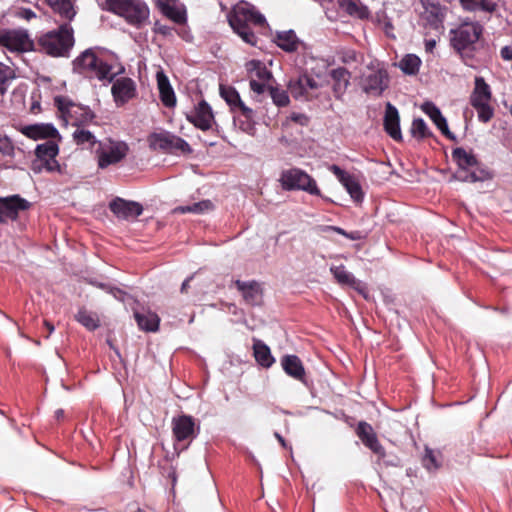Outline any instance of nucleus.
Returning a JSON list of instances; mask_svg holds the SVG:
<instances>
[{"label": "nucleus", "mask_w": 512, "mask_h": 512, "mask_svg": "<svg viewBox=\"0 0 512 512\" xmlns=\"http://www.w3.org/2000/svg\"><path fill=\"white\" fill-rule=\"evenodd\" d=\"M228 22L233 31L241 37V39L255 46L257 36L251 27H262L266 20L265 17L249 2L245 0L239 1L229 12Z\"/></svg>", "instance_id": "f257e3e1"}, {"label": "nucleus", "mask_w": 512, "mask_h": 512, "mask_svg": "<svg viewBox=\"0 0 512 512\" xmlns=\"http://www.w3.org/2000/svg\"><path fill=\"white\" fill-rule=\"evenodd\" d=\"M483 30L478 22H463L449 32L451 47L468 66H472Z\"/></svg>", "instance_id": "f03ea898"}, {"label": "nucleus", "mask_w": 512, "mask_h": 512, "mask_svg": "<svg viewBox=\"0 0 512 512\" xmlns=\"http://www.w3.org/2000/svg\"><path fill=\"white\" fill-rule=\"evenodd\" d=\"M34 43V51L54 58L69 57L75 43L74 30L69 23H63L56 29L38 36Z\"/></svg>", "instance_id": "7ed1b4c3"}, {"label": "nucleus", "mask_w": 512, "mask_h": 512, "mask_svg": "<svg viewBox=\"0 0 512 512\" xmlns=\"http://www.w3.org/2000/svg\"><path fill=\"white\" fill-rule=\"evenodd\" d=\"M99 48H88L81 52L72 62L74 73L80 74L85 78L97 79L99 81H114L112 66L105 62L98 55Z\"/></svg>", "instance_id": "20e7f679"}, {"label": "nucleus", "mask_w": 512, "mask_h": 512, "mask_svg": "<svg viewBox=\"0 0 512 512\" xmlns=\"http://www.w3.org/2000/svg\"><path fill=\"white\" fill-rule=\"evenodd\" d=\"M104 9L140 27L149 17V8L142 0H105Z\"/></svg>", "instance_id": "39448f33"}, {"label": "nucleus", "mask_w": 512, "mask_h": 512, "mask_svg": "<svg viewBox=\"0 0 512 512\" xmlns=\"http://www.w3.org/2000/svg\"><path fill=\"white\" fill-rule=\"evenodd\" d=\"M54 105L60 112L61 117L75 127L86 126L95 118L94 112L89 107L74 103L66 96L54 97Z\"/></svg>", "instance_id": "423d86ee"}, {"label": "nucleus", "mask_w": 512, "mask_h": 512, "mask_svg": "<svg viewBox=\"0 0 512 512\" xmlns=\"http://www.w3.org/2000/svg\"><path fill=\"white\" fill-rule=\"evenodd\" d=\"M452 159L460 169L457 178L461 181L477 182L492 178V174L485 169L468 172L470 167L478 165V160L472 152H467L462 147H457L452 150Z\"/></svg>", "instance_id": "0eeeda50"}, {"label": "nucleus", "mask_w": 512, "mask_h": 512, "mask_svg": "<svg viewBox=\"0 0 512 512\" xmlns=\"http://www.w3.org/2000/svg\"><path fill=\"white\" fill-rule=\"evenodd\" d=\"M280 183L284 190H302L311 195L320 196L321 191L316 181L305 171L299 168H290L282 171Z\"/></svg>", "instance_id": "6e6552de"}, {"label": "nucleus", "mask_w": 512, "mask_h": 512, "mask_svg": "<svg viewBox=\"0 0 512 512\" xmlns=\"http://www.w3.org/2000/svg\"><path fill=\"white\" fill-rule=\"evenodd\" d=\"M172 434L176 444H182L181 450L188 448L192 440L197 436L199 427L195 419L186 414L173 417L171 421Z\"/></svg>", "instance_id": "1a4fd4ad"}, {"label": "nucleus", "mask_w": 512, "mask_h": 512, "mask_svg": "<svg viewBox=\"0 0 512 512\" xmlns=\"http://www.w3.org/2000/svg\"><path fill=\"white\" fill-rule=\"evenodd\" d=\"M152 149H160L167 153L179 151L183 154L191 153L192 149L187 141L170 132L152 133L148 138Z\"/></svg>", "instance_id": "9d476101"}, {"label": "nucleus", "mask_w": 512, "mask_h": 512, "mask_svg": "<svg viewBox=\"0 0 512 512\" xmlns=\"http://www.w3.org/2000/svg\"><path fill=\"white\" fill-rule=\"evenodd\" d=\"M129 147L125 142L112 141L109 139V144L99 142V147L96 150L98 159V167L105 169L110 165H114L122 161L128 154Z\"/></svg>", "instance_id": "9b49d317"}, {"label": "nucleus", "mask_w": 512, "mask_h": 512, "mask_svg": "<svg viewBox=\"0 0 512 512\" xmlns=\"http://www.w3.org/2000/svg\"><path fill=\"white\" fill-rule=\"evenodd\" d=\"M0 46L12 52L34 51L35 43L24 30L0 29Z\"/></svg>", "instance_id": "f8f14e48"}, {"label": "nucleus", "mask_w": 512, "mask_h": 512, "mask_svg": "<svg viewBox=\"0 0 512 512\" xmlns=\"http://www.w3.org/2000/svg\"><path fill=\"white\" fill-rule=\"evenodd\" d=\"M288 88L295 99L312 100L317 97L319 84L313 77L303 74L297 79L290 80Z\"/></svg>", "instance_id": "ddd939ff"}, {"label": "nucleus", "mask_w": 512, "mask_h": 512, "mask_svg": "<svg viewBox=\"0 0 512 512\" xmlns=\"http://www.w3.org/2000/svg\"><path fill=\"white\" fill-rule=\"evenodd\" d=\"M423 12L421 18L425 21V25L433 30L443 28V22L446 17V8L438 2L430 0H422Z\"/></svg>", "instance_id": "4468645a"}, {"label": "nucleus", "mask_w": 512, "mask_h": 512, "mask_svg": "<svg viewBox=\"0 0 512 512\" xmlns=\"http://www.w3.org/2000/svg\"><path fill=\"white\" fill-rule=\"evenodd\" d=\"M111 93L117 106H123L136 97V83L129 77H121L113 82Z\"/></svg>", "instance_id": "2eb2a0df"}, {"label": "nucleus", "mask_w": 512, "mask_h": 512, "mask_svg": "<svg viewBox=\"0 0 512 512\" xmlns=\"http://www.w3.org/2000/svg\"><path fill=\"white\" fill-rule=\"evenodd\" d=\"M330 171L337 177L355 202L360 203L363 201L364 193L362 187L354 175L347 173L337 165H332Z\"/></svg>", "instance_id": "dca6fc26"}, {"label": "nucleus", "mask_w": 512, "mask_h": 512, "mask_svg": "<svg viewBox=\"0 0 512 512\" xmlns=\"http://www.w3.org/2000/svg\"><path fill=\"white\" fill-rule=\"evenodd\" d=\"M355 432L359 439L362 441V443L367 448H369L374 454L378 455L381 458L385 457V448L379 442L373 427L369 423L365 421H360L356 427Z\"/></svg>", "instance_id": "f3484780"}, {"label": "nucleus", "mask_w": 512, "mask_h": 512, "mask_svg": "<svg viewBox=\"0 0 512 512\" xmlns=\"http://www.w3.org/2000/svg\"><path fill=\"white\" fill-rule=\"evenodd\" d=\"M388 74L384 69L373 71L362 79L363 91L378 97L388 88Z\"/></svg>", "instance_id": "a211bd4d"}, {"label": "nucleus", "mask_w": 512, "mask_h": 512, "mask_svg": "<svg viewBox=\"0 0 512 512\" xmlns=\"http://www.w3.org/2000/svg\"><path fill=\"white\" fill-rule=\"evenodd\" d=\"M109 209L118 218L124 220L135 219L143 212V207L140 203L119 197L109 203Z\"/></svg>", "instance_id": "6ab92c4d"}, {"label": "nucleus", "mask_w": 512, "mask_h": 512, "mask_svg": "<svg viewBox=\"0 0 512 512\" xmlns=\"http://www.w3.org/2000/svg\"><path fill=\"white\" fill-rule=\"evenodd\" d=\"M187 120L196 128L207 131L212 126L214 115L210 105L205 100H201L195 106L194 111L187 115Z\"/></svg>", "instance_id": "aec40b11"}, {"label": "nucleus", "mask_w": 512, "mask_h": 512, "mask_svg": "<svg viewBox=\"0 0 512 512\" xmlns=\"http://www.w3.org/2000/svg\"><path fill=\"white\" fill-rule=\"evenodd\" d=\"M31 204L19 195L0 197V214L4 217L16 220L20 211L30 208Z\"/></svg>", "instance_id": "412c9836"}, {"label": "nucleus", "mask_w": 512, "mask_h": 512, "mask_svg": "<svg viewBox=\"0 0 512 512\" xmlns=\"http://www.w3.org/2000/svg\"><path fill=\"white\" fill-rule=\"evenodd\" d=\"M235 286L241 292L246 304L255 306L262 303L263 290L258 282L236 280Z\"/></svg>", "instance_id": "4be33fe9"}, {"label": "nucleus", "mask_w": 512, "mask_h": 512, "mask_svg": "<svg viewBox=\"0 0 512 512\" xmlns=\"http://www.w3.org/2000/svg\"><path fill=\"white\" fill-rule=\"evenodd\" d=\"M384 130L395 141L402 140V133L400 129V117L398 110L390 102L386 104L384 115Z\"/></svg>", "instance_id": "5701e85b"}, {"label": "nucleus", "mask_w": 512, "mask_h": 512, "mask_svg": "<svg viewBox=\"0 0 512 512\" xmlns=\"http://www.w3.org/2000/svg\"><path fill=\"white\" fill-rule=\"evenodd\" d=\"M282 369L293 379L306 383V372L301 359L296 355H284L281 360Z\"/></svg>", "instance_id": "b1692460"}, {"label": "nucleus", "mask_w": 512, "mask_h": 512, "mask_svg": "<svg viewBox=\"0 0 512 512\" xmlns=\"http://www.w3.org/2000/svg\"><path fill=\"white\" fill-rule=\"evenodd\" d=\"M422 111L430 117L437 128L445 135L448 139L456 141L455 135L449 130L447 121L442 115L440 109L432 102H425L421 106Z\"/></svg>", "instance_id": "393cba45"}, {"label": "nucleus", "mask_w": 512, "mask_h": 512, "mask_svg": "<svg viewBox=\"0 0 512 512\" xmlns=\"http://www.w3.org/2000/svg\"><path fill=\"white\" fill-rule=\"evenodd\" d=\"M156 78L161 102L165 107H174L176 105V96L168 77L163 71H160L157 72Z\"/></svg>", "instance_id": "a878e982"}, {"label": "nucleus", "mask_w": 512, "mask_h": 512, "mask_svg": "<svg viewBox=\"0 0 512 512\" xmlns=\"http://www.w3.org/2000/svg\"><path fill=\"white\" fill-rule=\"evenodd\" d=\"M22 133L34 140L49 139L58 136L57 129L51 124L29 125L22 129Z\"/></svg>", "instance_id": "bb28decb"}, {"label": "nucleus", "mask_w": 512, "mask_h": 512, "mask_svg": "<svg viewBox=\"0 0 512 512\" xmlns=\"http://www.w3.org/2000/svg\"><path fill=\"white\" fill-rule=\"evenodd\" d=\"M350 72L345 68H337L331 71L333 80V93L337 99H340L349 86Z\"/></svg>", "instance_id": "cd10ccee"}, {"label": "nucleus", "mask_w": 512, "mask_h": 512, "mask_svg": "<svg viewBox=\"0 0 512 512\" xmlns=\"http://www.w3.org/2000/svg\"><path fill=\"white\" fill-rule=\"evenodd\" d=\"M492 93L489 85L485 82L484 78L476 77L475 86L470 95V104L476 106L481 103L490 102Z\"/></svg>", "instance_id": "c85d7f7f"}, {"label": "nucleus", "mask_w": 512, "mask_h": 512, "mask_svg": "<svg viewBox=\"0 0 512 512\" xmlns=\"http://www.w3.org/2000/svg\"><path fill=\"white\" fill-rule=\"evenodd\" d=\"M253 355L256 362L264 368L271 367L275 362L270 348L259 339H253Z\"/></svg>", "instance_id": "c756f323"}, {"label": "nucleus", "mask_w": 512, "mask_h": 512, "mask_svg": "<svg viewBox=\"0 0 512 512\" xmlns=\"http://www.w3.org/2000/svg\"><path fill=\"white\" fill-rule=\"evenodd\" d=\"M134 318L141 330L148 332H156L159 329L160 318L151 311L134 312Z\"/></svg>", "instance_id": "7c9ffc66"}, {"label": "nucleus", "mask_w": 512, "mask_h": 512, "mask_svg": "<svg viewBox=\"0 0 512 512\" xmlns=\"http://www.w3.org/2000/svg\"><path fill=\"white\" fill-rule=\"evenodd\" d=\"M275 43L282 50L291 53L298 50L300 40L293 30H289L278 32L275 37Z\"/></svg>", "instance_id": "2f4dec72"}, {"label": "nucleus", "mask_w": 512, "mask_h": 512, "mask_svg": "<svg viewBox=\"0 0 512 512\" xmlns=\"http://www.w3.org/2000/svg\"><path fill=\"white\" fill-rule=\"evenodd\" d=\"M459 2L463 10L468 12L493 13L497 9V4L493 0H459Z\"/></svg>", "instance_id": "473e14b6"}, {"label": "nucleus", "mask_w": 512, "mask_h": 512, "mask_svg": "<svg viewBox=\"0 0 512 512\" xmlns=\"http://www.w3.org/2000/svg\"><path fill=\"white\" fill-rule=\"evenodd\" d=\"M46 3L62 18L71 21L76 15L72 0H46Z\"/></svg>", "instance_id": "72a5a7b5"}, {"label": "nucleus", "mask_w": 512, "mask_h": 512, "mask_svg": "<svg viewBox=\"0 0 512 512\" xmlns=\"http://www.w3.org/2000/svg\"><path fill=\"white\" fill-rule=\"evenodd\" d=\"M338 4L350 16L365 19L369 15L367 7L362 5L359 0H338Z\"/></svg>", "instance_id": "f704fd0d"}, {"label": "nucleus", "mask_w": 512, "mask_h": 512, "mask_svg": "<svg viewBox=\"0 0 512 512\" xmlns=\"http://www.w3.org/2000/svg\"><path fill=\"white\" fill-rule=\"evenodd\" d=\"M75 320L83 325L89 331H94L100 327V319L94 312L81 307L75 315Z\"/></svg>", "instance_id": "c9c22d12"}, {"label": "nucleus", "mask_w": 512, "mask_h": 512, "mask_svg": "<svg viewBox=\"0 0 512 512\" xmlns=\"http://www.w3.org/2000/svg\"><path fill=\"white\" fill-rule=\"evenodd\" d=\"M59 148L58 145L54 141H46L43 144L37 145L35 149V155L37 157L38 163L43 162L44 160H50L52 158H56L58 155Z\"/></svg>", "instance_id": "e433bc0d"}, {"label": "nucleus", "mask_w": 512, "mask_h": 512, "mask_svg": "<svg viewBox=\"0 0 512 512\" xmlns=\"http://www.w3.org/2000/svg\"><path fill=\"white\" fill-rule=\"evenodd\" d=\"M213 208H214V205L210 200H202L200 202H196L191 205L178 206L174 209V212L180 213V214H185V213L202 214L204 212L212 210Z\"/></svg>", "instance_id": "4c0bfd02"}, {"label": "nucleus", "mask_w": 512, "mask_h": 512, "mask_svg": "<svg viewBox=\"0 0 512 512\" xmlns=\"http://www.w3.org/2000/svg\"><path fill=\"white\" fill-rule=\"evenodd\" d=\"M246 69L248 72L254 73L260 81L269 82L272 79V73L259 60L247 62Z\"/></svg>", "instance_id": "58836bf2"}, {"label": "nucleus", "mask_w": 512, "mask_h": 512, "mask_svg": "<svg viewBox=\"0 0 512 512\" xmlns=\"http://www.w3.org/2000/svg\"><path fill=\"white\" fill-rule=\"evenodd\" d=\"M421 65V60L414 54H407L399 63L400 69L408 75H415L418 73Z\"/></svg>", "instance_id": "ea45409f"}, {"label": "nucleus", "mask_w": 512, "mask_h": 512, "mask_svg": "<svg viewBox=\"0 0 512 512\" xmlns=\"http://www.w3.org/2000/svg\"><path fill=\"white\" fill-rule=\"evenodd\" d=\"M85 126L76 127L73 132V140L77 145H88L93 147L96 144V138L92 132L84 128Z\"/></svg>", "instance_id": "a19ab883"}, {"label": "nucleus", "mask_w": 512, "mask_h": 512, "mask_svg": "<svg viewBox=\"0 0 512 512\" xmlns=\"http://www.w3.org/2000/svg\"><path fill=\"white\" fill-rule=\"evenodd\" d=\"M330 271L340 284L353 287L357 283L355 277L345 269L344 265L332 266Z\"/></svg>", "instance_id": "79ce46f5"}, {"label": "nucleus", "mask_w": 512, "mask_h": 512, "mask_svg": "<svg viewBox=\"0 0 512 512\" xmlns=\"http://www.w3.org/2000/svg\"><path fill=\"white\" fill-rule=\"evenodd\" d=\"M159 8L163 15L171 19L175 23L181 24L185 21V15L175 5L160 2Z\"/></svg>", "instance_id": "37998d69"}, {"label": "nucleus", "mask_w": 512, "mask_h": 512, "mask_svg": "<svg viewBox=\"0 0 512 512\" xmlns=\"http://www.w3.org/2000/svg\"><path fill=\"white\" fill-rule=\"evenodd\" d=\"M410 132L411 135L418 140H423L433 135L422 118L413 120Z\"/></svg>", "instance_id": "c03bdc74"}, {"label": "nucleus", "mask_w": 512, "mask_h": 512, "mask_svg": "<svg viewBox=\"0 0 512 512\" xmlns=\"http://www.w3.org/2000/svg\"><path fill=\"white\" fill-rule=\"evenodd\" d=\"M220 95L230 106L231 111L235 112V105L241 100L237 90L232 86L220 85Z\"/></svg>", "instance_id": "a18cd8bd"}, {"label": "nucleus", "mask_w": 512, "mask_h": 512, "mask_svg": "<svg viewBox=\"0 0 512 512\" xmlns=\"http://www.w3.org/2000/svg\"><path fill=\"white\" fill-rule=\"evenodd\" d=\"M268 91L273 103L278 107H286L290 100L286 91L281 90L277 87L269 86Z\"/></svg>", "instance_id": "49530a36"}, {"label": "nucleus", "mask_w": 512, "mask_h": 512, "mask_svg": "<svg viewBox=\"0 0 512 512\" xmlns=\"http://www.w3.org/2000/svg\"><path fill=\"white\" fill-rule=\"evenodd\" d=\"M239 111L240 114L246 119V123H243V125H246V127H243V130H251L253 129V118H254V111L247 107L242 100H240L235 105V112Z\"/></svg>", "instance_id": "de8ad7c7"}, {"label": "nucleus", "mask_w": 512, "mask_h": 512, "mask_svg": "<svg viewBox=\"0 0 512 512\" xmlns=\"http://www.w3.org/2000/svg\"><path fill=\"white\" fill-rule=\"evenodd\" d=\"M472 107L476 109L478 119L483 123L489 122L494 116V109L491 107L489 102L481 103Z\"/></svg>", "instance_id": "09e8293b"}, {"label": "nucleus", "mask_w": 512, "mask_h": 512, "mask_svg": "<svg viewBox=\"0 0 512 512\" xmlns=\"http://www.w3.org/2000/svg\"><path fill=\"white\" fill-rule=\"evenodd\" d=\"M31 168L36 173L41 172L42 168H45L49 172H54L60 169V165L55 158H52L39 163L38 161H33Z\"/></svg>", "instance_id": "8fccbe9b"}, {"label": "nucleus", "mask_w": 512, "mask_h": 512, "mask_svg": "<svg viewBox=\"0 0 512 512\" xmlns=\"http://www.w3.org/2000/svg\"><path fill=\"white\" fill-rule=\"evenodd\" d=\"M422 464L428 470L437 469L439 467L437 455L432 449L426 447L425 454L422 458Z\"/></svg>", "instance_id": "3c124183"}, {"label": "nucleus", "mask_w": 512, "mask_h": 512, "mask_svg": "<svg viewBox=\"0 0 512 512\" xmlns=\"http://www.w3.org/2000/svg\"><path fill=\"white\" fill-rule=\"evenodd\" d=\"M0 154L3 156H14V145L10 138L0 134Z\"/></svg>", "instance_id": "603ef678"}, {"label": "nucleus", "mask_w": 512, "mask_h": 512, "mask_svg": "<svg viewBox=\"0 0 512 512\" xmlns=\"http://www.w3.org/2000/svg\"><path fill=\"white\" fill-rule=\"evenodd\" d=\"M10 78V69L0 64V94L3 95L6 92V83Z\"/></svg>", "instance_id": "864d4df0"}, {"label": "nucleus", "mask_w": 512, "mask_h": 512, "mask_svg": "<svg viewBox=\"0 0 512 512\" xmlns=\"http://www.w3.org/2000/svg\"><path fill=\"white\" fill-rule=\"evenodd\" d=\"M266 83L267 82L251 79L250 80V88L253 92H255L257 94H262L266 90Z\"/></svg>", "instance_id": "5fc2aeb1"}, {"label": "nucleus", "mask_w": 512, "mask_h": 512, "mask_svg": "<svg viewBox=\"0 0 512 512\" xmlns=\"http://www.w3.org/2000/svg\"><path fill=\"white\" fill-rule=\"evenodd\" d=\"M291 120L302 125V126L307 125L309 122V118L305 114H297V113H293L291 115Z\"/></svg>", "instance_id": "6e6d98bb"}, {"label": "nucleus", "mask_w": 512, "mask_h": 512, "mask_svg": "<svg viewBox=\"0 0 512 512\" xmlns=\"http://www.w3.org/2000/svg\"><path fill=\"white\" fill-rule=\"evenodd\" d=\"M500 55L504 60L511 61L512 60V47L504 46L500 51Z\"/></svg>", "instance_id": "4d7b16f0"}, {"label": "nucleus", "mask_w": 512, "mask_h": 512, "mask_svg": "<svg viewBox=\"0 0 512 512\" xmlns=\"http://www.w3.org/2000/svg\"><path fill=\"white\" fill-rule=\"evenodd\" d=\"M19 14L26 20H31L36 17V14L31 9H22Z\"/></svg>", "instance_id": "13d9d810"}, {"label": "nucleus", "mask_w": 512, "mask_h": 512, "mask_svg": "<svg viewBox=\"0 0 512 512\" xmlns=\"http://www.w3.org/2000/svg\"><path fill=\"white\" fill-rule=\"evenodd\" d=\"M436 46V41L434 39L425 40V49L427 52H433Z\"/></svg>", "instance_id": "bf43d9fd"}, {"label": "nucleus", "mask_w": 512, "mask_h": 512, "mask_svg": "<svg viewBox=\"0 0 512 512\" xmlns=\"http://www.w3.org/2000/svg\"><path fill=\"white\" fill-rule=\"evenodd\" d=\"M44 326L48 331V334L45 337L48 338L54 331V325L51 322L44 320Z\"/></svg>", "instance_id": "052dcab7"}, {"label": "nucleus", "mask_w": 512, "mask_h": 512, "mask_svg": "<svg viewBox=\"0 0 512 512\" xmlns=\"http://www.w3.org/2000/svg\"><path fill=\"white\" fill-rule=\"evenodd\" d=\"M191 280V277L187 278L181 285V292L182 293H187L188 291V288H189V282Z\"/></svg>", "instance_id": "680f3d73"}, {"label": "nucleus", "mask_w": 512, "mask_h": 512, "mask_svg": "<svg viewBox=\"0 0 512 512\" xmlns=\"http://www.w3.org/2000/svg\"><path fill=\"white\" fill-rule=\"evenodd\" d=\"M64 410L63 409H58L55 411V417L57 420H62L64 418Z\"/></svg>", "instance_id": "e2e57ef3"}, {"label": "nucleus", "mask_w": 512, "mask_h": 512, "mask_svg": "<svg viewBox=\"0 0 512 512\" xmlns=\"http://www.w3.org/2000/svg\"><path fill=\"white\" fill-rule=\"evenodd\" d=\"M275 437L283 447H286V441L279 433L276 432Z\"/></svg>", "instance_id": "0e129e2a"}, {"label": "nucleus", "mask_w": 512, "mask_h": 512, "mask_svg": "<svg viewBox=\"0 0 512 512\" xmlns=\"http://www.w3.org/2000/svg\"><path fill=\"white\" fill-rule=\"evenodd\" d=\"M333 230L336 231L337 233L341 234V235L348 236V233L345 232L342 228L333 227Z\"/></svg>", "instance_id": "69168bd1"}, {"label": "nucleus", "mask_w": 512, "mask_h": 512, "mask_svg": "<svg viewBox=\"0 0 512 512\" xmlns=\"http://www.w3.org/2000/svg\"><path fill=\"white\" fill-rule=\"evenodd\" d=\"M346 237L349 238V239H352V240H356L358 238V237H356L353 234H348V236H346Z\"/></svg>", "instance_id": "338daca9"}, {"label": "nucleus", "mask_w": 512, "mask_h": 512, "mask_svg": "<svg viewBox=\"0 0 512 512\" xmlns=\"http://www.w3.org/2000/svg\"><path fill=\"white\" fill-rule=\"evenodd\" d=\"M5 222V219L3 218V216L0 214V223H3Z\"/></svg>", "instance_id": "774afa93"}]
</instances>
